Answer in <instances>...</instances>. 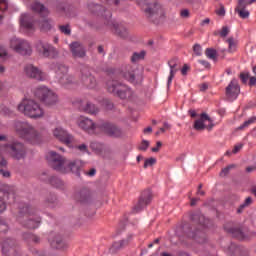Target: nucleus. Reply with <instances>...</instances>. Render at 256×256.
Listing matches in <instances>:
<instances>
[{
  "instance_id": "nucleus-3",
  "label": "nucleus",
  "mask_w": 256,
  "mask_h": 256,
  "mask_svg": "<svg viewBox=\"0 0 256 256\" xmlns=\"http://www.w3.org/2000/svg\"><path fill=\"white\" fill-rule=\"evenodd\" d=\"M18 111L24 113L31 119H41L45 115V111L41 108V105L35 100L25 99L18 105Z\"/></svg>"
},
{
  "instance_id": "nucleus-48",
  "label": "nucleus",
  "mask_w": 256,
  "mask_h": 256,
  "mask_svg": "<svg viewBox=\"0 0 256 256\" xmlns=\"http://www.w3.org/2000/svg\"><path fill=\"white\" fill-rule=\"evenodd\" d=\"M255 121H256V117H251L247 121H245L242 125H240L238 127V129L241 131V130L245 129L246 127H249V125L255 123Z\"/></svg>"
},
{
  "instance_id": "nucleus-61",
  "label": "nucleus",
  "mask_w": 256,
  "mask_h": 256,
  "mask_svg": "<svg viewBox=\"0 0 256 256\" xmlns=\"http://www.w3.org/2000/svg\"><path fill=\"white\" fill-rule=\"evenodd\" d=\"M241 149H243V145H242V144L235 145V146H234V149L232 150V153H233L234 155H236V153L240 152Z\"/></svg>"
},
{
  "instance_id": "nucleus-21",
  "label": "nucleus",
  "mask_w": 256,
  "mask_h": 256,
  "mask_svg": "<svg viewBox=\"0 0 256 256\" xmlns=\"http://www.w3.org/2000/svg\"><path fill=\"white\" fill-rule=\"evenodd\" d=\"M2 253L5 256H17V241L11 238L3 240Z\"/></svg>"
},
{
  "instance_id": "nucleus-8",
  "label": "nucleus",
  "mask_w": 256,
  "mask_h": 256,
  "mask_svg": "<svg viewBox=\"0 0 256 256\" xmlns=\"http://www.w3.org/2000/svg\"><path fill=\"white\" fill-rule=\"evenodd\" d=\"M142 11L145 13V17L153 23H155V19H159V16L163 15V8L157 2L144 3Z\"/></svg>"
},
{
  "instance_id": "nucleus-9",
  "label": "nucleus",
  "mask_w": 256,
  "mask_h": 256,
  "mask_svg": "<svg viewBox=\"0 0 256 256\" xmlns=\"http://www.w3.org/2000/svg\"><path fill=\"white\" fill-rule=\"evenodd\" d=\"M7 149L11 157L17 159V161H21V159L27 157V147H25L23 142L15 140L7 145Z\"/></svg>"
},
{
  "instance_id": "nucleus-32",
  "label": "nucleus",
  "mask_w": 256,
  "mask_h": 256,
  "mask_svg": "<svg viewBox=\"0 0 256 256\" xmlns=\"http://www.w3.org/2000/svg\"><path fill=\"white\" fill-rule=\"evenodd\" d=\"M31 9L34 11V13H39V15L43 18L49 15V9H47L45 5L41 4L40 2H34L31 6Z\"/></svg>"
},
{
  "instance_id": "nucleus-10",
  "label": "nucleus",
  "mask_w": 256,
  "mask_h": 256,
  "mask_svg": "<svg viewBox=\"0 0 256 256\" xmlns=\"http://www.w3.org/2000/svg\"><path fill=\"white\" fill-rule=\"evenodd\" d=\"M10 47L19 55H31L33 53V49H31V44L27 42V40L12 38L10 41Z\"/></svg>"
},
{
  "instance_id": "nucleus-54",
  "label": "nucleus",
  "mask_w": 256,
  "mask_h": 256,
  "mask_svg": "<svg viewBox=\"0 0 256 256\" xmlns=\"http://www.w3.org/2000/svg\"><path fill=\"white\" fill-rule=\"evenodd\" d=\"M180 17H182V19H189V17H191V12H189V9H182L180 11Z\"/></svg>"
},
{
  "instance_id": "nucleus-42",
  "label": "nucleus",
  "mask_w": 256,
  "mask_h": 256,
  "mask_svg": "<svg viewBox=\"0 0 256 256\" xmlns=\"http://www.w3.org/2000/svg\"><path fill=\"white\" fill-rule=\"evenodd\" d=\"M253 203V198L251 197H247L244 201V203H242L239 208L237 209V213L241 214L243 213V211L245 210V208L249 207L251 204Z\"/></svg>"
},
{
  "instance_id": "nucleus-51",
  "label": "nucleus",
  "mask_w": 256,
  "mask_h": 256,
  "mask_svg": "<svg viewBox=\"0 0 256 256\" xmlns=\"http://www.w3.org/2000/svg\"><path fill=\"white\" fill-rule=\"evenodd\" d=\"M157 163V159L154 157L148 158L144 161V169H147V167H153Z\"/></svg>"
},
{
  "instance_id": "nucleus-56",
  "label": "nucleus",
  "mask_w": 256,
  "mask_h": 256,
  "mask_svg": "<svg viewBox=\"0 0 256 256\" xmlns=\"http://www.w3.org/2000/svg\"><path fill=\"white\" fill-rule=\"evenodd\" d=\"M161 147H163V143L161 141H157L156 147L151 148L152 153H159Z\"/></svg>"
},
{
  "instance_id": "nucleus-60",
  "label": "nucleus",
  "mask_w": 256,
  "mask_h": 256,
  "mask_svg": "<svg viewBox=\"0 0 256 256\" xmlns=\"http://www.w3.org/2000/svg\"><path fill=\"white\" fill-rule=\"evenodd\" d=\"M97 174V169L92 168L90 169V171L85 172V175H87L88 177H95V175Z\"/></svg>"
},
{
  "instance_id": "nucleus-1",
  "label": "nucleus",
  "mask_w": 256,
  "mask_h": 256,
  "mask_svg": "<svg viewBox=\"0 0 256 256\" xmlns=\"http://www.w3.org/2000/svg\"><path fill=\"white\" fill-rule=\"evenodd\" d=\"M37 209L35 207L29 206V204H20L18 221L26 229H37L41 223V218L35 219Z\"/></svg>"
},
{
  "instance_id": "nucleus-47",
  "label": "nucleus",
  "mask_w": 256,
  "mask_h": 256,
  "mask_svg": "<svg viewBox=\"0 0 256 256\" xmlns=\"http://www.w3.org/2000/svg\"><path fill=\"white\" fill-rule=\"evenodd\" d=\"M239 251V247H237V245L235 244H231L227 249H226V253L230 256L235 255V253H237Z\"/></svg>"
},
{
  "instance_id": "nucleus-27",
  "label": "nucleus",
  "mask_w": 256,
  "mask_h": 256,
  "mask_svg": "<svg viewBox=\"0 0 256 256\" xmlns=\"http://www.w3.org/2000/svg\"><path fill=\"white\" fill-rule=\"evenodd\" d=\"M20 25L24 27V29H28L29 31L35 29V20L29 14H22L20 17Z\"/></svg>"
},
{
  "instance_id": "nucleus-2",
  "label": "nucleus",
  "mask_w": 256,
  "mask_h": 256,
  "mask_svg": "<svg viewBox=\"0 0 256 256\" xmlns=\"http://www.w3.org/2000/svg\"><path fill=\"white\" fill-rule=\"evenodd\" d=\"M14 129L21 139L31 143V145H37L41 142V135L39 132L27 122L16 121L14 123Z\"/></svg>"
},
{
  "instance_id": "nucleus-22",
  "label": "nucleus",
  "mask_w": 256,
  "mask_h": 256,
  "mask_svg": "<svg viewBox=\"0 0 256 256\" xmlns=\"http://www.w3.org/2000/svg\"><path fill=\"white\" fill-rule=\"evenodd\" d=\"M70 51L74 59H83L87 56V51L85 50V46L81 44V42H72L69 45Z\"/></svg>"
},
{
  "instance_id": "nucleus-17",
  "label": "nucleus",
  "mask_w": 256,
  "mask_h": 256,
  "mask_svg": "<svg viewBox=\"0 0 256 256\" xmlns=\"http://www.w3.org/2000/svg\"><path fill=\"white\" fill-rule=\"evenodd\" d=\"M99 129L103 131L108 137H121L123 135V131H121V128H119L117 125L111 123V122H104L98 125Z\"/></svg>"
},
{
  "instance_id": "nucleus-15",
  "label": "nucleus",
  "mask_w": 256,
  "mask_h": 256,
  "mask_svg": "<svg viewBox=\"0 0 256 256\" xmlns=\"http://www.w3.org/2000/svg\"><path fill=\"white\" fill-rule=\"evenodd\" d=\"M224 230L226 231V233H229L230 235H232V237H235L236 239L243 240L249 238V233H247V230L242 227L233 226V222H227L224 225Z\"/></svg>"
},
{
  "instance_id": "nucleus-31",
  "label": "nucleus",
  "mask_w": 256,
  "mask_h": 256,
  "mask_svg": "<svg viewBox=\"0 0 256 256\" xmlns=\"http://www.w3.org/2000/svg\"><path fill=\"white\" fill-rule=\"evenodd\" d=\"M80 111L88 113L89 115H97L99 113V107L93 104V102H86V104L80 106Z\"/></svg>"
},
{
  "instance_id": "nucleus-59",
  "label": "nucleus",
  "mask_w": 256,
  "mask_h": 256,
  "mask_svg": "<svg viewBox=\"0 0 256 256\" xmlns=\"http://www.w3.org/2000/svg\"><path fill=\"white\" fill-rule=\"evenodd\" d=\"M198 63H200V65H203L205 69H211V63L206 60H198Z\"/></svg>"
},
{
  "instance_id": "nucleus-28",
  "label": "nucleus",
  "mask_w": 256,
  "mask_h": 256,
  "mask_svg": "<svg viewBox=\"0 0 256 256\" xmlns=\"http://www.w3.org/2000/svg\"><path fill=\"white\" fill-rule=\"evenodd\" d=\"M99 125L101 124H95V122H93V120L89 119V118H82L79 122V127H81V129H84V131H95V129H99Z\"/></svg>"
},
{
  "instance_id": "nucleus-11",
  "label": "nucleus",
  "mask_w": 256,
  "mask_h": 256,
  "mask_svg": "<svg viewBox=\"0 0 256 256\" xmlns=\"http://www.w3.org/2000/svg\"><path fill=\"white\" fill-rule=\"evenodd\" d=\"M56 77L60 85H71L75 81L73 75H69V67L63 64H56Z\"/></svg>"
},
{
  "instance_id": "nucleus-23",
  "label": "nucleus",
  "mask_w": 256,
  "mask_h": 256,
  "mask_svg": "<svg viewBox=\"0 0 256 256\" xmlns=\"http://www.w3.org/2000/svg\"><path fill=\"white\" fill-rule=\"evenodd\" d=\"M11 198L12 200L9 203H15V193L0 189V213L7 210V201Z\"/></svg>"
},
{
  "instance_id": "nucleus-43",
  "label": "nucleus",
  "mask_w": 256,
  "mask_h": 256,
  "mask_svg": "<svg viewBox=\"0 0 256 256\" xmlns=\"http://www.w3.org/2000/svg\"><path fill=\"white\" fill-rule=\"evenodd\" d=\"M205 55L208 59H212V61H217V50L213 48H207L205 50Z\"/></svg>"
},
{
  "instance_id": "nucleus-38",
  "label": "nucleus",
  "mask_w": 256,
  "mask_h": 256,
  "mask_svg": "<svg viewBox=\"0 0 256 256\" xmlns=\"http://www.w3.org/2000/svg\"><path fill=\"white\" fill-rule=\"evenodd\" d=\"M48 183H50V185H52V187H56V189H61L63 187L62 180L57 178V176H51L48 179Z\"/></svg>"
},
{
  "instance_id": "nucleus-58",
  "label": "nucleus",
  "mask_w": 256,
  "mask_h": 256,
  "mask_svg": "<svg viewBox=\"0 0 256 256\" xmlns=\"http://www.w3.org/2000/svg\"><path fill=\"white\" fill-rule=\"evenodd\" d=\"M227 35H229V27L223 26L220 31V37H227Z\"/></svg>"
},
{
  "instance_id": "nucleus-25",
  "label": "nucleus",
  "mask_w": 256,
  "mask_h": 256,
  "mask_svg": "<svg viewBox=\"0 0 256 256\" xmlns=\"http://www.w3.org/2000/svg\"><path fill=\"white\" fill-rule=\"evenodd\" d=\"M81 167H83V162L81 160L66 162L67 173L70 171L71 173H74L76 177H81Z\"/></svg>"
},
{
  "instance_id": "nucleus-44",
  "label": "nucleus",
  "mask_w": 256,
  "mask_h": 256,
  "mask_svg": "<svg viewBox=\"0 0 256 256\" xmlns=\"http://www.w3.org/2000/svg\"><path fill=\"white\" fill-rule=\"evenodd\" d=\"M235 167H237V165L235 164H230L228 166H226L225 168H223L220 172V177H227V175H229L231 169H235Z\"/></svg>"
},
{
  "instance_id": "nucleus-50",
  "label": "nucleus",
  "mask_w": 256,
  "mask_h": 256,
  "mask_svg": "<svg viewBox=\"0 0 256 256\" xmlns=\"http://www.w3.org/2000/svg\"><path fill=\"white\" fill-rule=\"evenodd\" d=\"M57 203V196L55 195H50L46 200L45 204L47 207H51V205H55Z\"/></svg>"
},
{
  "instance_id": "nucleus-41",
  "label": "nucleus",
  "mask_w": 256,
  "mask_h": 256,
  "mask_svg": "<svg viewBox=\"0 0 256 256\" xmlns=\"http://www.w3.org/2000/svg\"><path fill=\"white\" fill-rule=\"evenodd\" d=\"M228 43V53H235L237 51V41H235V38L230 37L227 39Z\"/></svg>"
},
{
  "instance_id": "nucleus-20",
  "label": "nucleus",
  "mask_w": 256,
  "mask_h": 256,
  "mask_svg": "<svg viewBox=\"0 0 256 256\" xmlns=\"http://www.w3.org/2000/svg\"><path fill=\"white\" fill-rule=\"evenodd\" d=\"M53 133L54 137L59 139L64 145H67V147H71V144L75 142V137L61 127L56 128Z\"/></svg>"
},
{
  "instance_id": "nucleus-29",
  "label": "nucleus",
  "mask_w": 256,
  "mask_h": 256,
  "mask_svg": "<svg viewBox=\"0 0 256 256\" xmlns=\"http://www.w3.org/2000/svg\"><path fill=\"white\" fill-rule=\"evenodd\" d=\"M112 29L118 37H121V39H127V37H129V31L123 24L112 23Z\"/></svg>"
},
{
  "instance_id": "nucleus-64",
  "label": "nucleus",
  "mask_w": 256,
  "mask_h": 256,
  "mask_svg": "<svg viewBox=\"0 0 256 256\" xmlns=\"http://www.w3.org/2000/svg\"><path fill=\"white\" fill-rule=\"evenodd\" d=\"M187 71H189V65L184 64V66L181 69V74L182 75H187Z\"/></svg>"
},
{
  "instance_id": "nucleus-7",
  "label": "nucleus",
  "mask_w": 256,
  "mask_h": 256,
  "mask_svg": "<svg viewBox=\"0 0 256 256\" xmlns=\"http://www.w3.org/2000/svg\"><path fill=\"white\" fill-rule=\"evenodd\" d=\"M47 159L52 169L60 173H67V160L63 156L55 151H50Z\"/></svg>"
},
{
  "instance_id": "nucleus-30",
  "label": "nucleus",
  "mask_w": 256,
  "mask_h": 256,
  "mask_svg": "<svg viewBox=\"0 0 256 256\" xmlns=\"http://www.w3.org/2000/svg\"><path fill=\"white\" fill-rule=\"evenodd\" d=\"M190 219L193 223H196V225H201L202 227H207V219H205V216L201 214V212H191L190 213Z\"/></svg>"
},
{
  "instance_id": "nucleus-5",
  "label": "nucleus",
  "mask_w": 256,
  "mask_h": 256,
  "mask_svg": "<svg viewBox=\"0 0 256 256\" xmlns=\"http://www.w3.org/2000/svg\"><path fill=\"white\" fill-rule=\"evenodd\" d=\"M34 96L36 99H39L41 103L48 106L57 105V101H59L57 94L46 86L37 87L34 90Z\"/></svg>"
},
{
  "instance_id": "nucleus-52",
  "label": "nucleus",
  "mask_w": 256,
  "mask_h": 256,
  "mask_svg": "<svg viewBox=\"0 0 256 256\" xmlns=\"http://www.w3.org/2000/svg\"><path fill=\"white\" fill-rule=\"evenodd\" d=\"M235 11L239 14V17H241V19H247L249 17V11L245 9L235 8Z\"/></svg>"
},
{
  "instance_id": "nucleus-53",
  "label": "nucleus",
  "mask_w": 256,
  "mask_h": 256,
  "mask_svg": "<svg viewBox=\"0 0 256 256\" xmlns=\"http://www.w3.org/2000/svg\"><path fill=\"white\" fill-rule=\"evenodd\" d=\"M193 51H194L195 55H197V57H201V55H203V53H202L203 49L201 48V45H199V44H195L193 46Z\"/></svg>"
},
{
  "instance_id": "nucleus-14",
  "label": "nucleus",
  "mask_w": 256,
  "mask_h": 256,
  "mask_svg": "<svg viewBox=\"0 0 256 256\" xmlns=\"http://www.w3.org/2000/svg\"><path fill=\"white\" fill-rule=\"evenodd\" d=\"M215 125L213 124V119L208 116L207 113L203 112L200 114V119L195 120L194 122V129L196 131H205V129H208V131H211Z\"/></svg>"
},
{
  "instance_id": "nucleus-16",
  "label": "nucleus",
  "mask_w": 256,
  "mask_h": 256,
  "mask_svg": "<svg viewBox=\"0 0 256 256\" xmlns=\"http://www.w3.org/2000/svg\"><path fill=\"white\" fill-rule=\"evenodd\" d=\"M24 72L30 79H35V81H45L47 79V74L32 64L26 65Z\"/></svg>"
},
{
  "instance_id": "nucleus-6",
  "label": "nucleus",
  "mask_w": 256,
  "mask_h": 256,
  "mask_svg": "<svg viewBox=\"0 0 256 256\" xmlns=\"http://www.w3.org/2000/svg\"><path fill=\"white\" fill-rule=\"evenodd\" d=\"M121 77L131 83L132 85H141L143 83V73L139 72L135 66L131 64L126 65L120 72Z\"/></svg>"
},
{
  "instance_id": "nucleus-13",
  "label": "nucleus",
  "mask_w": 256,
  "mask_h": 256,
  "mask_svg": "<svg viewBox=\"0 0 256 256\" xmlns=\"http://www.w3.org/2000/svg\"><path fill=\"white\" fill-rule=\"evenodd\" d=\"M37 50L38 53L46 59H57V57H59L57 49L47 42H39Z\"/></svg>"
},
{
  "instance_id": "nucleus-33",
  "label": "nucleus",
  "mask_w": 256,
  "mask_h": 256,
  "mask_svg": "<svg viewBox=\"0 0 256 256\" xmlns=\"http://www.w3.org/2000/svg\"><path fill=\"white\" fill-rule=\"evenodd\" d=\"M188 237L194 239L197 243H205L207 241V235L203 230H196L195 232H189Z\"/></svg>"
},
{
  "instance_id": "nucleus-36",
  "label": "nucleus",
  "mask_w": 256,
  "mask_h": 256,
  "mask_svg": "<svg viewBox=\"0 0 256 256\" xmlns=\"http://www.w3.org/2000/svg\"><path fill=\"white\" fill-rule=\"evenodd\" d=\"M22 237L26 243H34L35 245H39L41 243V237L31 233V232H24Z\"/></svg>"
},
{
  "instance_id": "nucleus-62",
  "label": "nucleus",
  "mask_w": 256,
  "mask_h": 256,
  "mask_svg": "<svg viewBox=\"0 0 256 256\" xmlns=\"http://www.w3.org/2000/svg\"><path fill=\"white\" fill-rule=\"evenodd\" d=\"M0 175H2V177L9 178V177H11V172L0 169Z\"/></svg>"
},
{
  "instance_id": "nucleus-24",
  "label": "nucleus",
  "mask_w": 256,
  "mask_h": 256,
  "mask_svg": "<svg viewBox=\"0 0 256 256\" xmlns=\"http://www.w3.org/2000/svg\"><path fill=\"white\" fill-rule=\"evenodd\" d=\"M73 199L78 203H89L91 201V190L88 188L76 190L73 194Z\"/></svg>"
},
{
  "instance_id": "nucleus-26",
  "label": "nucleus",
  "mask_w": 256,
  "mask_h": 256,
  "mask_svg": "<svg viewBox=\"0 0 256 256\" xmlns=\"http://www.w3.org/2000/svg\"><path fill=\"white\" fill-rule=\"evenodd\" d=\"M170 67V75L168 77V87L173 82L175 74L179 71V58H172L168 61Z\"/></svg>"
},
{
  "instance_id": "nucleus-39",
  "label": "nucleus",
  "mask_w": 256,
  "mask_h": 256,
  "mask_svg": "<svg viewBox=\"0 0 256 256\" xmlns=\"http://www.w3.org/2000/svg\"><path fill=\"white\" fill-rule=\"evenodd\" d=\"M39 27L41 31L47 32L51 31V20L44 18L39 22Z\"/></svg>"
},
{
  "instance_id": "nucleus-57",
  "label": "nucleus",
  "mask_w": 256,
  "mask_h": 256,
  "mask_svg": "<svg viewBox=\"0 0 256 256\" xmlns=\"http://www.w3.org/2000/svg\"><path fill=\"white\" fill-rule=\"evenodd\" d=\"M8 7L7 0H0V11H7Z\"/></svg>"
},
{
  "instance_id": "nucleus-45",
  "label": "nucleus",
  "mask_w": 256,
  "mask_h": 256,
  "mask_svg": "<svg viewBox=\"0 0 256 256\" xmlns=\"http://www.w3.org/2000/svg\"><path fill=\"white\" fill-rule=\"evenodd\" d=\"M256 0H239L238 2V7L236 9H245L247 7V5H251L252 3H255Z\"/></svg>"
},
{
  "instance_id": "nucleus-46",
  "label": "nucleus",
  "mask_w": 256,
  "mask_h": 256,
  "mask_svg": "<svg viewBox=\"0 0 256 256\" xmlns=\"http://www.w3.org/2000/svg\"><path fill=\"white\" fill-rule=\"evenodd\" d=\"M250 77L251 74L249 72H241L239 75L240 81L243 83V85H247V81H249Z\"/></svg>"
},
{
  "instance_id": "nucleus-55",
  "label": "nucleus",
  "mask_w": 256,
  "mask_h": 256,
  "mask_svg": "<svg viewBox=\"0 0 256 256\" xmlns=\"http://www.w3.org/2000/svg\"><path fill=\"white\" fill-rule=\"evenodd\" d=\"M139 151H147L149 149V141L143 140L141 145L138 147Z\"/></svg>"
},
{
  "instance_id": "nucleus-4",
  "label": "nucleus",
  "mask_w": 256,
  "mask_h": 256,
  "mask_svg": "<svg viewBox=\"0 0 256 256\" xmlns=\"http://www.w3.org/2000/svg\"><path fill=\"white\" fill-rule=\"evenodd\" d=\"M107 91L112 95H116L119 99H131L133 97V90L117 80L107 82Z\"/></svg>"
},
{
  "instance_id": "nucleus-35",
  "label": "nucleus",
  "mask_w": 256,
  "mask_h": 256,
  "mask_svg": "<svg viewBox=\"0 0 256 256\" xmlns=\"http://www.w3.org/2000/svg\"><path fill=\"white\" fill-rule=\"evenodd\" d=\"M50 245L54 249H63V238L60 235L54 236L53 234L49 237Z\"/></svg>"
},
{
  "instance_id": "nucleus-40",
  "label": "nucleus",
  "mask_w": 256,
  "mask_h": 256,
  "mask_svg": "<svg viewBox=\"0 0 256 256\" xmlns=\"http://www.w3.org/2000/svg\"><path fill=\"white\" fill-rule=\"evenodd\" d=\"M143 59H145V51L143 50L141 52H134L133 55L131 56L132 63L143 61Z\"/></svg>"
},
{
  "instance_id": "nucleus-19",
  "label": "nucleus",
  "mask_w": 256,
  "mask_h": 256,
  "mask_svg": "<svg viewBox=\"0 0 256 256\" xmlns=\"http://www.w3.org/2000/svg\"><path fill=\"white\" fill-rule=\"evenodd\" d=\"M226 97L230 101H235L237 97H239V94L241 93V86L239 85V81L236 78H233L228 86L226 87Z\"/></svg>"
},
{
  "instance_id": "nucleus-63",
  "label": "nucleus",
  "mask_w": 256,
  "mask_h": 256,
  "mask_svg": "<svg viewBox=\"0 0 256 256\" xmlns=\"http://www.w3.org/2000/svg\"><path fill=\"white\" fill-rule=\"evenodd\" d=\"M248 85H249L250 87H255V85H256V77H255V76H252V77L249 78V83H248Z\"/></svg>"
},
{
  "instance_id": "nucleus-12",
  "label": "nucleus",
  "mask_w": 256,
  "mask_h": 256,
  "mask_svg": "<svg viewBox=\"0 0 256 256\" xmlns=\"http://www.w3.org/2000/svg\"><path fill=\"white\" fill-rule=\"evenodd\" d=\"M80 81L88 89H95V87H97V80L95 76L91 74V69L88 66H81Z\"/></svg>"
},
{
  "instance_id": "nucleus-34",
  "label": "nucleus",
  "mask_w": 256,
  "mask_h": 256,
  "mask_svg": "<svg viewBox=\"0 0 256 256\" xmlns=\"http://www.w3.org/2000/svg\"><path fill=\"white\" fill-rule=\"evenodd\" d=\"M128 245H129V239L116 241L110 247L109 252L112 254L118 253V251H121V249H125V247H127Z\"/></svg>"
},
{
  "instance_id": "nucleus-49",
  "label": "nucleus",
  "mask_w": 256,
  "mask_h": 256,
  "mask_svg": "<svg viewBox=\"0 0 256 256\" xmlns=\"http://www.w3.org/2000/svg\"><path fill=\"white\" fill-rule=\"evenodd\" d=\"M59 31H61L64 35H67V36L71 35V27L69 26V24L60 25Z\"/></svg>"
},
{
  "instance_id": "nucleus-18",
  "label": "nucleus",
  "mask_w": 256,
  "mask_h": 256,
  "mask_svg": "<svg viewBox=\"0 0 256 256\" xmlns=\"http://www.w3.org/2000/svg\"><path fill=\"white\" fill-rule=\"evenodd\" d=\"M152 199L153 194L151 193V190H144L138 200V203L133 208L134 213L143 211V209H145V207L151 203Z\"/></svg>"
},
{
  "instance_id": "nucleus-37",
  "label": "nucleus",
  "mask_w": 256,
  "mask_h": 256,
  "mask_svg": "<svg viewBox=\"0 0 256 256\" xmlns=\"http://www.w3.org/2000/svg\"><path fill=\"white\" fill-rule=\"evenodd\" d=\"M92 12L97 13V15H103V13H106L105 19L111 17V12L107 11L105 7L99 4L94 5V10Z\"/></svg>"
}]
</instances>
